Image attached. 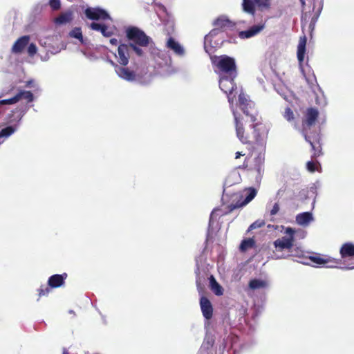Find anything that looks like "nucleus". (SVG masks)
<instances>
[{
	"label": "nucleus",
	"instance_id": "nucleus-1",
	"mask_svg": "<svg viewBox=\"0 0 354 354\" xmlns=\"http://www.w3.org/2000/svg\"><path fill=\"white\" fill-rule=\"evenodd\" d=\"M127 43H120L118 52L115 54L117 64L127 66L131 53L133 52L138 57L145 56V48L149 47L151 57L159 65L167 64L170 58L167 54L154 47L152 39L136 26H129L125 30Z\"/></svg>",
	"mask_w": 354,
	"mask_h": 354
},
{
	"label": "nucleus",
	"instance_id": "nucleus-2",
	"mask_svg": "<svg viewBox=\"0 0 354 354\" xmlns=\"http://www.w3.org/2000/svg\"><path fill=\"white\" fill-rule=\"evenodd\" d=\"M29 109L28 105H20L14 109L0 106V138H7L18 129Z\"/></svg>",
	"mask_w": 354,
	"mask_h": 354
},
{
	"label": "nucleus",
	"instance_id": "nucleus-3",
	"mask_svg": "<svg viewBox=\"0 0 354 354\" xmlns=\"http://www.w3.org/2000/svg\"><path fill=\"white\" fill-rule=\"evenodd\" d=\"M219 77V87L222 91L227 95L228 102L231 106V109L234 118L236 136L241 142L244 144L248 143V138L243 135L244 129L243 123L241 121L240 117L238 116L237 113L233 108L234 95L232 97V95L234 89H236V84L234 82L236 77H231V75H221Z\"/></svg>",
	"mask_w": 354,
	"mask_h": 354
},
{
	"label": "nucleus",
	"instance_id": "nucleus-4",
	"mask_svg": "<svg viewBox=\"0 0 354 354\" xmlns=\"http://www.w3.org/2000/svg\"><path fill=\"white\" fill-rule=\"evenodd\" d=\"M318 115L319 112L317 109H308L306 113V119L303 121L302 123V133L304 136L306 141L310 145L312 149L314 151L313 156H319V153L321 152V147L319 143V136L318 133L310 136L308 134V130L310 129V127L315 124L318 117Z\"/></svg>",
	"mask_w": 354,
	"mask_h": 354
},
{
	"label": "nucleus",
	"instance_id": "nucleus-5",
	"mask_svg": "<svg viewBox=\"0 0 354 354\" xmlns=\"http://www.w3.org/2000/svg\"><path fill=\"white\" fill-rule=\"evenodd\" d=\"M212 63L216 67L215 71L219 76L231 75L237 76L236 65L234 58L226 55H214L211 57Z\"/></svg>",
	"mask_w": 354,
	"mask_h": 354
},
{
	"label": "nucleus",
	"instance_id": "nucleus-6",
	"mask_svg": "<svg viewBox=\"0 0 354 354\" xmlns=\"http://www.w3.org/2000/svg\"><path fill=\"white\" fill-rule=\"evenodd\" d=\"M256 195L257 190L253 187H250L247 190L246 196L243 202L240 203H237L235 205L231 204L227 207V210L225 211L221 208H214L212 210L209 216L208 230L209 231L210 229H212L214 227V224L216 221L217 217H220L223 215L227 214L233 211L236 208L247 205L256 196Z\"/></svg>",
	"mask_w": 354,
	"mask_h": 354
},
{
	"label": "nucleus",
	"instance_id": "nucleus-7",
	"mask_svg": "<svg viewBox=\"0 0 354 354\" xmlns=\"http://www.w3.org/2000/svg\"><path fill=\"white\" fill-rule=\"evenodd\" d=\"M223 32L218 28L212 30L204 38V49L205 52L211 55L213 49L219 48L224 42Z\"/></svg>",
	"mask_w": 354,
	"mask_h": 354
},
{
	"label": "nucleus",
	"instance_id": "nucleus-8",
	"mask_svg": "<svg viewBox=\"0 0 354 354\" xmlns=\"http://www.w3.org/2000/svg\"><path fill=\"white\" fill-rule=\"evenodd\" d=\"M1 97L2 95H0V98ZM34 100L35 97L32 92L25 90H19L13 97L8 99L0 100V106H6V105L8 104H13L21 100H25L26 102L25 105H28L30 108L33 105L29 104L32 102Z\"/></svg>",
	"mask_w": 354,
	"mask_h": 354
},
{
	"label": "nucleus",
	"instance_id": "nucleus-9",
	"mask_svg": "<svg viewBox=\"0 0 354 354\" xmlns=\"http://www.w3.org/2000/svg\"><path fill=\"white\" fill-rule=\"evenodd\" d=\"M109 62L114 67L118 76L123 80L133 82L139 80V76L133 71L131 70L127 66L119 65L118 64L110 60Z\"/></svg>",
	"mask_w": 354,
	"mask_h": 354
},
{
	"label": "nucleus",
	"instance_id": "nucleus-10",
	"mask_svg": "<svg viewBox=\"0 0 354 354\" xmlns=\"http://www.w3.org/2000/svg\"><path fill=\"white\" fill-rule=\"evenodd\" d=\"M285 233L287 236L278 239L274 242V247L277 250H289L293 246L295 230L288 227L286 229Z\"/></svg>",
	"mask_w": 354,
	"mask_h": 354
},
{
	"label": "nucleus",
	"instance_id": "nucleus-11",
	"mask_svg": "<svg viewBox=\"0 0 354 354\" xmlns=\"http://www.w3.org/2000/svg\"><path fill=\"white\" fill-rule=\"evenodd\" d=\"M239 103L243 113L250 116L252 122L256 121V111L254 102L249 100L246 95L241 93L239 95Z\"/></svg>",
	"mask_w": 354,
	"mask_h": 354
},
{
	"label": "nucleus",
	"instance_id": "nucleus-12",
	"mask_svg": "<svg viewBox=\"0 0 354 354\" xmlns=\"http://www.w3.org/2000/svg\"><path fill=\"white\" fill-rule=\"evenodd\" d=\"M86 17L92 20H106L112 19L109 14L104 9L100 8H88L85 10Z\"/></svg>",
	"mask_w": 354,
	"mask_h": 354
},
{
	"label": "nucleus",
	"instance_id": "nucleus-13",
	"mask_svg": "<svg viewBox=\"0 0 354 354\" xmlns=\"http://www.w3.org/2000/svg\"><path fill=\"white\" fill-rule=\"evenodd\" d=\"M266 26V21H261L259 24L254 25L247 30L239 32V37L248 39L258 35Z\"/></svg>",
	"mask_w": 354,
	"mask_h": 354
},
{
	"label": "nucleus",
	"instance_id": "nucleus-14",
	"mask_svg": "<svg viewBox=\"0 0 354 354\" xmlns=\"http://www.w3.org/2000/svg\"><path fill=\"white\" fill-rule=\"evenodd\" d=\"M200 306L203 317L206 319H211L213 314V307L209 299L202 296L200 299Z\"/></svg>",
	"mask_w": 354,
	"mask_h": 354
},
{
	"label": "nucleus",
	"instance_id": "nucleus-15",
	"mask_svg": "<svg viewBox=\"0 0 354 354\" xmlns=\"http://www.w3.org/2000/svg\"><path fill=\"white\" fill-rule=\"evenodd\" d=\"M166 46L167 48L172 50L175 55L179 57L185 55V52L183 46L171 37H169L167 39Z\"/></svg>",
	"mask_w": 354,
	"mask_h": 354
},
{
	"label": "nucleus",
	"instance_id": "nucleus-16",
	"mask_svg": "<svg viewBox=\"0 0 354 354\" xmlns=\"http://www.w3.org/2000/svg\"><path fill=\"white\" fill-rule=\"evenodd\" d=\"M90 28L92 30L100 32L105 37H110L114 34L113 29L104 24L92 22L90 24Z\"/></svg>",
	"mask_w": 354,
	"mask_h": 354
},
{
	"label": "nucleus",
	"instance_id": "nucleus-17",
	"mask_svg": "<svg viewBox=\"0 0 354 354\" xmlns=\"http://www.w3.org/2000/svg\"><path fill=\"white\" fill-rule=\"evenodd\" d=\"M30 37L29 35H24L20 37L13 44L12 52L18 54L21 53L24 48L29 44Z\"/></svg>",
	"mask_w": 354,
	"mask_h": 354
},
{
	"label": "nucleus",
	"instance_id": "nucleus-18",
	"mask_svg": "<svg viewBox=\"0 0 354 354\" xmlns=\"http://www.w3.org/2000/svg\"><path fill=\"white\" fill-rule=\"evenodd\" d=\"M67 277V274H56L50 276L48 280V286L52 288L61 287Z\"/></svg>",
	"mask_w": 354,
	"mask_h": 354
},
{
	"label": "nucleus",
	"instance_id": "nucleus-19",
	"mask_svg": "<svg viewBox=\"0 0 354 354\" xmlns=\"http://www.w3.org/2000/svg\"><path fill=\"white\" fill-rule=\"evenodd\" d=\"M296 222L298 225L301 226H307L309 223L314 220L312 213L305 212L298 214L296 216Z\"/></svg>",
	"mask_w": 354,
	"mask_h": 354
},
{
	"label": "nucleus",
	"instance_id": "nucleus-20",
	"mask_svg": "<svg viewBox=\"0 0 354 354\" xmlns=\"http://www.w3.org/2000/svg\"><path fill=\"white\" fill-rule=\"evenodd\" d=\"M306 41L307 39L305 36H304L303 37H300L299 41V44L297 46V56L299 64H301L304 60Z\"/></svg>",
	"mask_w": 354,
	"mask_h": 354
},
{
	"label": "nucleus",
	"instance_id": "nucleus-21",
	"mask_svg": "<svg viewBox=\"0 0 354 354\" xmlns=\"http://www.w3.org/2000/svg\"><path fill=\"white\" fill-rule=\"evenodd\" d=\"M73 19V12L71 10H67L61 13L55 19V23L57 25H64L69 23Z\"/></svg>",
	"mask_w": 354,
	"mask_h": 354
},
{
	"label": "nucleus",
	"instance_id": "nucleus-22",
	"mask_svg": "<svg viewBox=\"0 0 354 354\" xmlns=\"http://www.w3.org/2000/svg\"><path fill=\"white\" fill-rule=\"evenodd\" d=\"M339 252L342 258L354 257V245L351 243L343 244Z\"/></svg>",
	"mask_w": 354,
	"mask_h": 354
},
{
	"label": "nucleus",
	"instance_id": "nucleus-23",
	"mask_svg": "<svg viewBox=\"0 0 354 354\" xmlns=\"http://www.w3.org/2000/svg\"><path fill=\"white\" fill-rule=\"evenodd\" d=\"M265 161L264 153H259V155L254 158V169L257 171L259 176L263 172Z\"/></svg>",
	"mask_w": 354,
	"mask_h": 354
},
{
	"label": "nucleus",
	"instance_id": "nucleus-24",
	"mask_svg": "<svg viewBox=\"0 0 354 354\" xmlns=\"http://www.w3.org/2000/svg\"><path fill=\"white\" fill-rule=\"evenodd\" d=\"M215 337L214 333H205L203 342L200 348L209 351L214 345Z\"/></svg>",
	"mask_w": 354,
	"mask_h": 354
},
{
	"label": "nucleus",
	"instance_id": "nucleus-25",
	"mask_svg": "<svg viewBox=\"0 0 354 354\" xmlns=\"http://www.w3.org/2000/svg\"><path fill=\"white\" fill-rule=\"evenodd\" d=\"M209 286L212 290L216 296H221L223 294V289L222 286L216 281L213 275H210Z\"/></svg>",
	"mask_w": 354,
	"mask_h": 354
},
{
	"label": "nucleus",
	"instance_id": "nucleus-26",
	"mask_svg": "<svg viewBox=\"0 0 354 354\" xmlns=\"http://www.w3.org/2000/svg\"><path fill=\"white\" fill-rule=\"evenodd\" d=\"M214 25L215 26H217L218 28H228V27H232L234 24L227 17L221 16L218 17L214 22Z\"/></svg>",
	"mask_w": 354,
	"mask_h": 354
},
{
	"label": "nucleus",
	"instance_id": "nucleus-27",
	"mask_svg": "<svg viewBox=\"0 0 354 354\" xmlns=\"http://www.w3.org/2000/svg\"><path fill=\"white\" fill-rule=\"evenodd\" d=\"M196 268L195 270V274H196V283L198 290L200 291L204 287V282L205 281V275L203 274H201V271L199 269L198 261L196 260Z\"/></svg>",
	"mask_w": 354,
	"mask_h": 354
},
{
	"label": "nucleus",
	"instance_id": "nucleus-28",
	"mask_svg": "<svg viewBox=\"0 0 354 354\" xmlns=\"http://www.w3.org/2000/svg\"><path fill=\"white\" fill-rule=\"evenodd\" d=\"M248 286L252 290H257L266 288L268 286V283L265 280L253 279L250 281Z\"/></svg>",
	"mask_w": 354,
	"mask_h": 354
},
{
	"label": "nucleus",
	"instance_id": "nucleus-29",
	"mask_svg": "<svg viewBox=\"0 0 354 354\" xmlns=\"http://www.w3.org/2000/svg\"><path fill=\"white\" fill-rule=\"evenodd\" d=\"M290 250V254L289 255H287V256H283V255H277L276 253L274 254V256H275V258L276 259H283V258H286L287 257H289V256H292V257H299V258H301L304 256V251L301 250V248L299 247H292L291 249H289Z\"/></svg>",
	"mask_w": 354,
	"mask_h": 354
},
{
	"label": "nucleus",
	"instance_id": "nucleus-30",
	"mask_svg": "<svg viewBox=\"0 0 354 354\" xmlns=\"http://www.w3.org/2000/svg\"><path fill=\"white\" fill-rule=\"evenodd\" d=\"M68 35L72 38L78 39L82 44H86L85 39H84L82 35V30L79 27H75L73 29H72L69 32Z\"/></svg>",
	"mask_w": 354,
	"mask_h": 354
},
{
	"label": "nucleus",
	"instance_id": "nucleus-31",
	"mask_svg": "<svg viewBox=\"0 0 354 354\" xmlns=\"http://www.w3.org/2000/svg\"><path fill=\"white\" fill-rule=\"evenodd\" d=\"M254 244L255 241L252 238L243 239L240 244L239 250L241 252H245L248 249L253 248Z\"/></svg>",
	"mask_w": 354,
	"mask_h": 354
},
{
	"label": "nucleus",
	"instance_id": "nucleus-32",
	"mask_svg": "<svg viewBox=\"0 0 354 354\" xmlns=\"http://www.w3.org/2000/svg\"><path fill=\"white\" fill-rule=\"evenodd\" d=\"M323 3H324L323 0H321L320 5H319L318 10L316 11L314 16L311 19V21L309 24V28L312 30H314V28L315 27V24H316V23L318 20V18L319 17V15L322 12V10L323 9Z\"/></svg>",
	"mask_w": 354,
	"mask_h": 354
},
{
	"label": "nucleus",
	"instance_id": "nucleus-33",
	"mask_svg": "<svg viewBox=\"0 0 354 354\" xmlns=\"http://www.w3.org/2000/svg\"><path fill=\"white\" fill-rule=\"evenodd\" d=\"M254 0H243V8L246 12L254 15Z\"/></svg>",
	"mask_w": 354,
	"mask_h": 354
},
{
	"label": "nucleus",
	"instance_id": "nucleus-34",
	"mask_svg": "<svg viewBox=\"0 0 354 354\" xmlns=\"http://www.w3.org/2000/svg\"><path fill=\"white\" fill-rule=\"evenodd\" d=\"M259 126V124L258 123L252 125V128L254 129V136L255 138L257 144L261 147H264V145H265L264 139H263V138H262L260 136V134L259 133V130L258 128Z\"/></svg>",
	"mask_w": 354,
	"mask_h": 354
},
{
	"label": "nucleus",
	"instance_id": "nucleus-35",
	"mask_svg": "<svg viewBox=\"0 0 354 354\" xmlns=\"http://www.w3.org/2000/svg\"><path fill=\"white\" fill-rule=\"evenodd\" d=\"M309 259L313 263L319 266L324 265L325 263L332 262L330 258H322L317 256H310Z\"/></svg>",
	"mask_w": 354,
	"mask_h": 354
},
{
	"label": "nucleus",
	"instance_id": "nucleus-36",
	"mask_svg": "<svg viewBox=\"0 0 354 354\" xmlns=\"http://www.w3.org/2000/svg\"><path fill=\"white\" fill-rule=\"evenodd\" d=\"M332 262H330L328 263H326V268H339L343 270H352L354 269V266H349V267H338L337 265L339 264L340 260H337L335 259H330Z\"/></svg>",
	"mask_w": 354,
	"mask_h": 354
},
{
	"label": "nucleus",
	"instance_id": "nucleus-37",
	"mask_svg": "<svg viewBox=\"0 0 354 354\" xmlns=\"http://www.w3.org/2000/svg\"><path fill=\"white\" fill-rule=\"evenodd\" d=\"M255 6L261 10L266 9L270 7L269 0H254Z\"/></svg>",
	"mask_w": 354,
	"mask_h": 354
},
{
	"label": "nucleus",
	"instance_id": "nucleus-38",
	"mask_svg": "<svg viewBox=\"0 0 354 354\" xmlns=\"http://www.w3.org/2000/svg\"><path fill=\"white\" fill-rule=\"evenodd\" d=\"M283 117L289 122L292 121L294 119V113L290 108L287 107L285 109Z\"/></svg>",
	"mask_w": 354,
	"mask_h": 354
},
{
	"label": "nucleus",
	"instance_id": "nucleus-39",
	"mask_svg": "<svg viewBox=\"0 0 354 354\" xmlns=\"http://www.w3.org/2000/svg\"><path fill=\"white\" fill-rule=\"evenodd\" d=\"M52 288H50V286H41L40 288L39 289V297H42V296H46L49 294V292H50V289Z\"/></svg>",
	"mask_w": 354,
	"mask_h": 354
},
{
	"label": "nucleus",
	"instance_id": "nucleus-40",
	"mask_svg": "<svg viewBox=\"0 0 354 354\" xmlns=\"http://www.w3.org/2000/svg\"><path fill=\"white\" fill-rule=\"evenodd\" d=\"M27 51H28V55L30 57H32L37 53V47L35 44L31 43L28 46Z\"/></svg>",
	"mask_w": 354,
	"mask_h": 354
},
{
	"label": "nucleus",
	"instance_id": "nucleus-41",
	"mask_svg": "<svg viewBox=\"0 0 354 354\" xmlns=\"http://www.w3.org/2000/svg\"><path fill=\"white\" fill-rule=\"evenodd\" d=\"M49 5L53 10H57L60 8V0H50Z\"/></svg>",
	"mask_w": 354,
	"mask_h": 354
},
{
	"label": "nucleus",
	"instance_id": "nucleus-42",
	"mask_svg": "<svg viewBox=\"0 0 354 354\" xmlns=\"http://www.w3.org/2000/svg\"><path fill=\"white\" fill-rule=\"evenodd\" d=\"M265 223L263 221H256L252 224H251L248 228V230H252L254 229L259 228L264 225Z\"/></svg>",
	"mask_w": 354,
	"mask_h": 354
},
{
	"label": "nucleus",
	"instance_id": "nucleus-43",
	"mask_svg": "<svg viewBox=\"0 0 354 354\" xmlns=\"http://www.w3.org/2000/svg\"><path fill=\"white\" fill-rule=\"evenodd\" d=\"M307 169L310 172H314L317 169V163L313 161H308L306 163Z\"/></svg>",
	"mask_w": 354,
	"mask_h": 354
},
{
	"label": "nucleus",
	"instance_id": "nucleus-44",
	"mask_svg": "<svg viewBox=\"0 0 354 354\" xmlns=\"http://www.w3.org/2000/svg\"><path fill=\"white\" fill-rule=\"evenodd\" d=\"M26 86L28 88H35V91L39 89L38 84L34 80H30L26 82Z\"/></svg>",
	"mask_w": 354,
	"mask_h": 354
},
{
	"label": "nucleus",
	"instance_id": "nucleus-45",
	"mask_svg": "<svg viewBox=\"0 0 354 354\" xmlns=\"http://www.w3.org/2000/svg\"><path fill=\"white\" fill-rule=\"evenodd\" d=\"M279 211V205L278 203H275L272 207V208L270 211V214L271 216L276 215Z\"/></svg>",
	"mask_w": 354,
	"mask_h": 354
},
{
	"label": "nucleus",
	"instance_id": "nucleus-46",
	"mask_svg": "<svg viewBox=\"0 0 354 354\" xmlns=\"http://www.w3.org/2000/svg\"><path fill=\"white\" fill-rule=\"evenodd\" d=\"M286 189H287V187L283 185L282 186L279 190L278 192H277V198H281L284 193L286 192Z\"/></svg>",
	"mask_w": 354,
	"mask_h": 354
},
{
	"label": "nucleus",
	"instance_id": "nucleus-47",
	"mask_svg": "<svg viewBox=\"0 0 354 354\" xmlns=\"http://www.w3.org/2000/svg\"><path fill=\"white\" fill-rule=\"evenodd\" d=\"M110 44L113 46H117L118 44V41L115 38H112L110 39Z\"/></svg>",
	"mask_w": 354,
	"mask_h": 354
},
{
	"label": "nucleus",
	"instance_id": "nucleus-48",
	"mask_svg": "<svg viewBox=\"0 0 354 354\" xmlns=\"http://www.w3.org/2000/svg\"><path fill=\"white\" fill-rule=\"evenodd\" d=\"M198 354H210V353H209V351L200 348Z\"/></svg>",
	"mask_w": 354,
	"mask_h": 354
},
{
	"label": "nucleus",
	"instance_id": "nucleus-49",
	"mask_svg": "<svg viewBox=\"0 0 354 354\" xmlns=\"http://www.w3.org/2000/svg\"><path fill=\"white\" fill-rule=\"evenodd\" d=\"M309 192L313 194H315L316 192V187L315 186L310 187Z\"/></svg>",
	"mask_w": 354,
	"mask_h": 354
},
{
	"label": "nucleus",
	"instance_id": "nucleus-50",
	"mask_svg": "<svg viewBox=\"0 0 354 354\" xmlns=\"http://www.w3.org/2000/svg\"><path fill=\"white\" fill-rule=\"evenodd\" d=\"M241 156H243V154H242L241 152L237 151L236 153L235 158H239Z\"/></svg>",
	"mask_w": 354,
	"mask_h": 354
},
{
	"label": "nucleus",
	"instance_id": "nucleus-51",
	"mask_svg": "<svg viewBox=\"0 0 354 354\" xmlns=\"http://www.w3.org/2000/svg\"><path fill=\"white\" fill-rule=\"evenodd\" d=\"M299 1H300V3H301V6H302L303 8H304V6H305V5H306V1H305V0H299Z\"/></svg>",
	"mask_w": 354,
	"mask_h": 354
},
{
	"label": "nucleus",
	"instance_id": "nucleus-52",
	"mask_svg": "<svg viewBox=\"0 0 354 354\" xmlns=\"http://www.w3.org/2000/svg\"><path fill=\"white\" fill-rule=\"evenodd\" d=\"M227 195L226 192H225V189L223 190V198H222V200L223 201L224 200V197L225 196Z\"/></svg>",
	"mask_w": 354,
	"mask_h": 354
},
{
	"label": "nucleus",
	"instance_id": "nucleus-53",
	"mask_svg": "<svg viewBox=\"0 0 354 354\" xmlns=\"http://www.w3.org/2000/svg\"><path fill=\"white\" fill-rule=\"evenodd\" d=\"M63 354H68V353H67L66 351L64 350V352H63Z\"/></svg>",
	"mask_w": 354,
	"mask_h": 354
},
{
	"label": "nucleus",
	"instance_id": "nucleus-54",
	"mask_svg": "<svg viewBox=\"0 0 354 354\" xmlns=\"http://www.w3.org/2000/svg\"><path fill=\"white\" fill-rule=\"evenodd\" d=\"M74 313L73 310H69V313Z\"/></svg>",
	"mask_w": 354,
	"mask_h": 354
},
{
	"label": "nucleus",
	"instance_id": "nucleus-55",
	"mask_svg": "<svg viewBox=\"0 0 354 354\" xmlns=\"http://www.w3.org/2000/svg\"><path fill=\"white\" fill-rule=\"evenodd\" d=\"M160 6H161L163 9H165V6H164L161 5Z\"/></svg>",
	"mask_w": 354,
	"mask_h": 354
}]
</instances>
